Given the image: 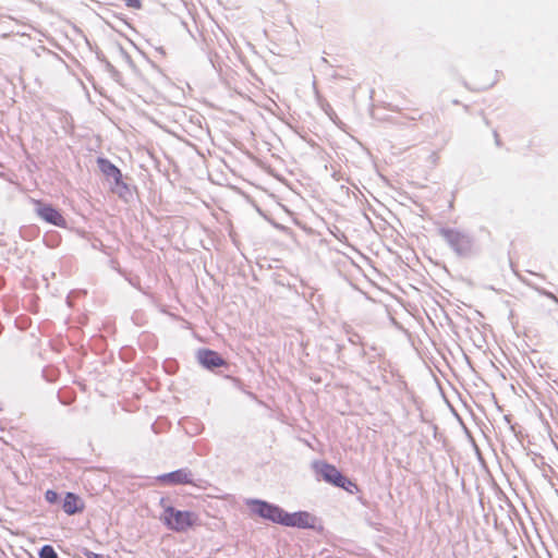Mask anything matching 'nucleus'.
Segmentation results:
<instances>
[{
  "label": "nucleus",
  "mask_w": 558,
  "mask_h": 558,
  "mask_svg": "<svg viewBox=\"0 0 558 558\" xmlns=\"http://www.w3.org/2000/svg\"><path fill=\"white\" fill-rule=\"evenodd\" d=\"M160 520L167 529L181 533L194 525L197 515L192 511L178 510L172 506H165Z\"/></svg>",
  "instance_id": "1"
},
{
  "label": "nucleus",
  "mask_w": 558,
  "mask_h": 558,
  "mask_svg": "<svg viewBox=\"0 0 558 558\" xmlns=\"http://www.w3.org/2000/svg\"><path fill=\"white\" fill-rule=\"evenodd\" d=\"M317 474L327 483L342 488L350 494L359 490L357 485L344 476L335 465L327 462L315 463Z\"/></svg>",
  "instance_id": "2"
},
{
  "label": "nucleus",
  "mask_w": 558,
  "mask_h": 558,
  "mask_svg": "<svg viewBox=\"0 0 558 558\" xmlns=\"http://www.w3.org/2000/svg\"><path fill=\"white\" fill-rule=\"evenodd\" d=\"M439 234L458 256L468 257L472 254L474 241L470 234L451 228L439 229Z\"/></svg>",
  "instance_id": "3"
},
{
  "label": "nucleus",
  "mask_w": 558,
  "mask_h": 558,
  "mask_svg": "<svg viewBox=\"0 0 558 558\" xmlns=\"http://www.w3.org/2000/svg\"><path fill=\"white\" fill-rule=\"evenodd\" d=\"M247 506L258 517L268 520L272 523L282 525L284 520L286 510L278 505L262 500V499H250Z\"/></svg>",
  "instance_id": "4"
},
{
  "label": "nucleus",
  "mask_w": 558,
  "mask_h": 558,
  "mask_svg": "<svg viewBox=\"0 0 558 558\" xmlns=\"http://www.w3.org/2000/svg\"><path fill=\"white\" fill-rule=\"evenodd\" d=\"M282 525L298 529H314L315 517L307 511H296L293 513L286 511Z\"/></svg>",
  "instance_id": "5"
},
{
  "label": "nucleus",
  "mask_w": 558,
  "mask_h": 558,
  "mask_svg": "<svg viewBox=\"0 0 558 558\" xmlns=\"http://www.w3.org/2000/svg\"><path fill=\"white\" fill-rule=\"evenodd\" d=\"M196 357L198 363L209 371L227 366V361L218 352L210 349H199Z\"/></svg>",
  "instance_id": "6"
},
{
  "label": "nucleus",
  "mask_w": 558,
  "mask_h": 558,
  "mask_svg": "<svg viewBox=\"0 0 558 558\" xmlns=\"http://www.w3.org/2000/svg\"><path fill=\"white\" fill-rule=\"evenodd\" d=\"M36 213L43 220L50 225L57 227H64L66 225L60 211L49 204L37 202Z\"/></svg>",
  "instance_id": "7"
},
{
  "label": "nucleus",
  "mask_w": 558,
  "mask_h": 558,
  "mask_svg": "<svg viewBox=\"0 0 558 558\" xmlns=\"http://www.w3.org/2000/svg\"><path fill=\"white\" fill-rule=\"evenodd\" d=\"M157 480L162 484H192L193 474L189 469H179L169 473L161 474L157 477Z\"/></svg>",
  "instance_id": "8"
},
{
  "label": "nucleus",
  "mask_w": 558,
  "mask_h": 558,
  "mask_svg": "<svg viewBox=\"0 0 558 558\" xmlns=\"http://www.w3.org/2000/svg\"><path fill=\"white\" fill-rule=\"evenodd\" d=\"M81 499L77 495L74 493H66L65 497L63 499L62 509L63 511L69 514L73 515L77 512L83 511V505H80Z\"/></svg>",
  "instance_id": "9"
},
{
  "label": "nucleus",
  "mask_w": 558,
  "mask_h": 558,
  "mask_svg": "<svg viewBox=\"0 0 558 558\" xmlns=\"http://www.w3.org/2000/svg\"><path fill=\"white\" fill-rule=\"evenodd\" d=\"M97 165L101 173L106 177L107 180H111L113 177L121 171L117 166H114L110 160L104 157H99L97 159Z\"/></svg>",
  "instance_id": "10"
},
{
  "label": "nucleus",
  "mask_w": 558,
  "mask_h": 558,
  "mask_svg": "<svg viewBox=\"0 0 558 558\" xmlns=\"http://www.w3.org/2000/svg\"><path fill=\"white\" fill-rule=\"evenodd\" d=\"M38 555H39V558H59L57 551L54 550V548L51 545H44L39 549Z\"/></svg>",
  "instance_id": "11"
},
{
  "label": "nucleus",
  "mask_w": 558,
  "mask_h": 558,
  "mask_svg": "<svg viewBox=\"0 0 558 558\" xmlns=\"http://www.w3.org/2000/svg\"><path fill=\"white\" fill-rule=\"evenodd\" d=\"M111 191L118 194L120 197H125L126 194H130V189L126 183L122 182L117 186H111Z\"/></svg>",
  "instance_id": "12"
},
{
  "label": "nucleus",
  "mask_w": 558,
  "mask_h": 558,
  "mask_svg": "<svg viewBox=\"0 0 558 558\" xmlns=\"http://www.w3.org/2000/svg\"><path fill=\"white\" fill-rule=\"evenodd\" d=\"M45 499L49 502V504H56L58 500H59V495L57 492L54 490H51V489H48L46 493H45Z\"/></svg>",
  "instance_id": "13"
},
{
  "label": "nucleus",
  "mask_w": 558,
  "mask_h": 558,
  "mask_svg": "<svg viewBox=\"0 0 558 558\" xmlns=\"http://www.w3.org/2000/svg\"><path fill=\"white\" fill-rule=\"evenodd\" d=\"M125 2V5L131 9H141L142 2L141 0H123Z\"/></svg>",
  "instance_id": "14"
},
{
  "label": "nucleus",
  "mask_w": 558,
  "mask_h": 558,
  "mask_svg": "<svg viewBox=\"0 0 558 558\" xmlns=\"http://www.w3.org/2000/svg\"><path fill=\"white\" fill-rule=\"evenodd\" d=\"M110 181H112V186H117L119 185L120 183L123 182V175H122V172L120 171L117 177H113Z\"/></svg>",
  "instance_id": "15"
},
{
  "label": "nucleus",
  "mask_w": 558,
  "mask_h": 558,
  "mask_svg": "<svg viewBox=\"0 0 558 558\" xmlns=\"http://www.w3.org/2000/svg\"><path fill=\"white\" fill-rule=\"evenodd\" d=\"M84 555L86 556V558H110V557H105L100 554H97V553H94L90 550H85Z\"/></svg>",
  "instance_id": "16"
},
{
  "label": "nucleus",
  "mask_w": 558,
  "mask_h": 558,
  "mask_svg": "<svg viewBox=\"0 0 558 558\" xmlns=\"http://www.w3.org/2000/svg\"><path fill=\"white\" fill-rule=\"evenodd\" d=\"M539 292L542 294L546 295L547 298L551 299L555 303L558 304V298L554 293L546 291V290H539Z\"/></svg>",
  "instance_id": "17"
},
{
  "label": "nucleus",
  "mask_w": 558,
  "mask_h": 558,
  "mask_svg": "<svg viewBox=\"0 0 558 558\" xmlns=\"http://www.w3.org/2000/svg\"><path fill=\"white\" fill-rule=\"evenodd\" d=\"M349 341L353 344L361 343V337L357 333L350 336Z\"/></svg>",
  "instance_id": "18"
},
{
  "label": "nucleus",
  "mask_w": 558,
  "mask_h": 558,
  "mask_svg": "<svg viewBox=\"0 0 558 558\" xmlns=\"http://www.w3.org/2000/svg\"><path fill=\"white\" fill-rule=\"evenodd\" d=\"M494 136H495L496 145L500 146V138H499V135H498V133L496 131L494 132Z\"/></svg>",
  "instance_id": "19"
},
{
  "label": "nucleus",
  "mask_w": 558,
  "mask_h": 558,
  "mask_svg": "<svg viewBox=\"0 0 558 558\" xmlns=\"http://www.w3.org/2000/svg\"><path fill=\"white\" fill-rule=\"evenodd\" d=\"M160 506H161L163 509H165V506H169V505L167 504V499H166V498H161V499H160Z\"/></svg>",
  "instance_id": "20"
},
{
  "label": "nucleus",
  "mask_w": 558,
  "mask_h": 558,
  "mask_svg": "<svg viewBox=\"0 0 558 558\" xmlns=\"http://www.w3.org/2000/svg\"><path fill=\"white\" fill-rule=\"evenodd\" d=\"M106 66L110 71L114 70L113 65L109 61H106Z\"/></svg>",
  "instance_id": "21"
}]
</instances>
